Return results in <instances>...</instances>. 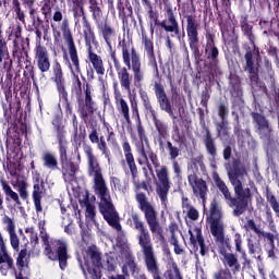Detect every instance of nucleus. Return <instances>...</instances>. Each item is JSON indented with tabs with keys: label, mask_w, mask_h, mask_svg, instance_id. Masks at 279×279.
I'll return each instance as SVG.
<instances>
[{
	"label": "nucleus",
	"mask_w": 279,
	"mask_h": 279,
	"mask_svg": "<svg viewBox=\"0 0 279 279\" xmlns=\"http://www.w3.org/2000/svg\"><path fill=\"white\" fill-rule=\"evenodd\" d=\"M131 219L135 230L138 231L137 239L142 247V253L144 254L147 272L151 274L153 279H162L160 277V269L158 268V259H156V254H154V245L151 244L149 231L145 228V223L137 214H132Z\"/></svg>",
	"instance_id": "obj_1"
},
{
	"label": "nucleus",
	"mask_w": 279,
	"mask_h": 279,
	"mask_svg": "<svg viewBox=\"0 0 279 279\" xmlns=\"http://www.w3.org/2000/svg\"><path fill=\"white\" fill-rule=\"evenodd\" d=\"M94 189L97 196L100 197L99 211L102 215L105 221L113 228L117 232H121V221L119 218V213L114 209L112 204V198L110 197V192L108 186H106V181L104 177H98L94 179Z\"/></svg>",
	"instance_id": "obj_2"
},
{
	"label": "nucleus",
	"mask_w": 279,
	"mask_h": 279,
	"mask_svg": "<svg viewBox=\"0 0 279 279\" xmlns=\"http://www.w3.org/2000/svg\"><path fill=\"white\" fill-rule=\"evenodd\" d=\"M38 228L40 230V239L44 241L45 254L50 258V260H59L60 269H66V260L69 255L66 254V242L61 240H53L49 244V235L45 232V221L40 220L38 222ZM51 245L56 250L57 254L51 252Z\"/></svg>",
	"instance_id": "obj_3"
},
{
	"label": "nucleus",
	"mask_w": 279,
	"mask_h": 279,
	"mask_svg": "<svg viewBox=\"0 0 279 279\" xmlns=\"http://www.w3.org/2000/svg\"><path fill=\"white\" fill-rule=\"evenodd\" d=\"M84 265H82V259L78 258L83 274L86 279H101V254L97 246H88L86 250L82 251Z\"/></svg>",
	"instance_id": "obj_4"
},
{
	"label": "nucleus",
	"mask_w": 279,
	"mask_h": 279,
	"mask_svg": "<svg viewBox=\"0 0 279 279\" xmlns=\"http://www.w3.org/2000/svg\"><path fill=\"white\" fill-rule=\"evenodd\" d=\"M140 143L136 144V151L138 154L137 162L142 167H147L151 171V165L157 169L160 167V162L158 161V155L151 150V146H149V140H147V135H145V130L142 128L138 129ZM151 163H150V162Z\"/></svg>",
	"instance_id": "obj_5"
},
{
	"label": "nucleus",
	"mask_w": 279,
	"mask_h": 279,
	"mask_svg": "<svg viewBox=\"0 0 279 279\" xmlns=\"http://www.w3.org/2000/svg\"><path fill=\"white\" fill-rule=\"evenodd\" d=\"M122 60L128 69L133 73V83L136 88H142L145 81V71L141 64V57L134 48L131 50L126 46L122 47Z\"/></svg>",
	"instance_id": "obj_6"
},
{
	"label": "nucleus",
	"mask_w": 279,
	"mask_h": 279,
	"mask_svg": "<svg viewBox=\"0 0 279 279\" xmlns=\"http://www.w3.org/2000/svg\"><path fill=\"white\" fill-rule=\"evenodd\" d=\"M59 149H60V158H61V165H62V175L64 179V182L66 184H70V186H75L77 184V171H80V168L75 166V163L69 161V158L66 157V145L69 143L66 142V138L64 136L59 135Z\"/></svg>",
	"instance_id": "obj_7"
},
{
	"label": "nucleus",
	"mask_w": 279,
	"mask_h": 279,
	"mask_svg": "<svg viewBox=\"0 0 279 279\" xmlns=\"http://www.w3.org/2000/svg\"><path fill=\"white\" fill-rule=\"evenodd\" d=\"M209 223H210V232L215 238L216 242L220 243V245H223V243H226L223 220H221V209L219 208V205H217V202L215 201L211 202V205H210Z\"/></svg>",
	"instance_id": "obj_8"
},
{
	"label": "nucleus",
	"mask_w": 279,
	"mask_h": 279,
	"mask_svg": "<svg viewBox=\"0 0 279 279\" xmlns=\"http://www.w3.org/2000/svg\"><path fill=\"white\" fill-rule=\"evenodd\" d=\"M61 32L63 38L66 41L70 59L75 69V73L82 74V68H80V58L77 57V48L75 47V41L73 40V35L71 34V28H69V20H63L61 23Z\"/></svg>",
	"instance_id": "obj_9"
},
{
	"label": "nucleus",
	"mask_w": 279,
	"mask_h": 279,
	"mask_svg": "<svg viewBox=\"0 0 279 279\" xmlns=\"http://www.w3.org/2000/svg\"><path fill=\"white\" fill-rule=\"evenodd\" d=\"M159 183L157 184V195L165 208H167L169 189H171V183L169 182V169L167 166H162L159 170H156Z\"/></svg>",
	"instance_id": "obj_10"
},
{
	"label": "nucleus",
	"mask_w": 279,
	"mask_h": 279,
	"mask_svg": "<svg viewBox=\"0 0 279 279\" xmlns=\"http://www.w3.org/2000/svg\"><path fill=\"white\" fill-rule=\"evenodd\" d=\"M118 248L120 252L119 258L124 263L122 267L123 274H128V271H131V274H136V262H134V256H132V251L130 250V244L126 240L118 241Z\"/></svg>",
	"instance_id": "obj_11"
},
{
	"label": "nucleus",
	"mask_w": 279,
	"mask_h": 279,
	"mask_svg": "<svg viewBox=\"0 0 279 279\" xmlns=\"http://www.w3.org/2000/svg\"><path fill=\"white\" fill-rule=\"evenodd\" d=\"M187 182L193 191V195L199 197L204 206L206 204V195H208V185H206V181L193 172L187 175Z\"/></svg>",
	"instance_id": "obj_12"
},
{
	"label": "nucleus",
	"mask_w": 279,
	"mask_h": 279,
	"mask_svg": "<svg viewBox=\"0 0 279 279\" xmlns=\"http://www.w3.org/2000/svg\"><path fill=\"white\" fill-rule=\"evenodd\" d=\"M111 60H113V66L117 71L120 85L124 90H128L129 95L132 94V76L128 72V68H122L121 63L117 60V52H111Z\"/></svg>",
	"instance_id": "obj_13"
},
{
	"label": "nucleus",
	"mask_w": 279,
	"mask_h": 279,
	"mask_svg": "<svg viewBox=\"0 0 279 279\" xmlns=\"http://www.w3.org/2000/svg\"><path fill=\"white\" fill-rule=\"evenodd\" d=\"M246 66L245 71L250 73L251 80H257L256 73H258V64L260 63V52L254 48L253 51H247L244 56Z\"/></svg>",
	"instance_id": "obj_14"
},
{
	"label": "nucleus",
	"mask_w": 279,
	"mask_h": 279,
	"mask_svg": "<svg viewBox=\"0 0 279 279\" xmlns=\"http://www.w3.org/2000/svg\"><path fill=\"white\" fill-rule=\"evenodd\" d=\"M35 62L40 73H48L49 69H51L49 51H47L45 46L37 45L35 47Z\"/></svg>",
	"instance_id": "obj_15"
},
{
	"label": "nucleus",
	"mask_w": 279,
	"mask_h": 279,
	"mask_svg": "<svg viewBox=\"0 0 279 279\" xmlns=\"http://www.w3.org/2000/svg\"><path fill=\"white\" fill-rule=\"evenodd\" d=\"M189 234L192 245H194V247H199L201 256H206V254H208V248L204 242V236H202V226H190Z\"/></svg>",
	"instance_id": "obj_16"
},
{
	"label": "nucleus",
	"mask_w": 279,
	"mask_h": 279,
	"mask_svg": "<svg viewBox=\"0 0 279 279\" xmlns=\"http://www.w3.org/2000/svg\"><path fill=\"white\" fill-rule=\"evenodd\" d=\"M199 27V23H197V20L193 17V15L187 16V38L190 43V48L195 50L197 49V43H199V33L197 32Z\"/></svg>",
	"instance_id": "obj_17"
},
{
	"label": "nucleus",
	"mask_w": 279,
	"mask_h": 279,
	"mask_svg": "<svg viewBox=\"0 0 279 279\" xmlns=\"http://www.w3.org/2000/svg\"><path fill=\"white\" fill-rule=\"evenodd\" d=\"M207 45L205 48L206 58L210 63L211 69H216L219 62V49L215 46V36L209 34L206 36Z\"/></svg>",
	"instance_id": "obj_18"
},
{
	"label": "nucleus",
	"mask_w": 279,
	"mask_h": 279,
	"mask_svg": "<svg viewBox=\"0 0 279 279\" xmlns=\"http://www.w3.org/2000/svg\"><path fill=\"white\" fill-rule=\"evenodd\" d=\"M85 154L87 157V166H88V175L90 178H101L104 174H101V167L99 166V161L97 160V157L93 154V148L86 147Z\"/></svg>",
	"instance_id": "obj_19"
},
{
	"label": "nucleus",
	"mask_w": 279,
	"mask_h": 279,
	"mask_svg": "<svg viewBox=\"0 0 279 279\" xmlns=\"http://www.w3.org/2000/svg\"><path fill=\"white\" fill-rule=\"evenodd\" d=\"M250 196H236L235 198L232 197L230 201L227 202V204H229V206L233 209V215L234 217H241V215H243V213H245L247 210V198Z\"/></svg>",
	"instance_id": "obj_20"
},
{
	"label": "nucleus",
	"mask_w": 279,
	"mask_h": 279,
	"mask_svg": "<svg viewBox=\"0 0 279 279\" xmlns=\"http://www.w3.org/2000/svg\"><path fill=\"white\" fill-rule=\"evenodd\" d=\"M122 149L124 151V158L131 171V175L133 180H136L138 175V169L136 168V161L134 160V155L132 154V147L130 146V143L123 142Z\"/></svg>",
	"instance_id": "obj_21"
},
{
	"label": "nucleus",
	"mask_w": 279,
	"mask_h": 279,
	"mask_svg": "<svg viewBox=\"0 0 279 279\" xmlns=\"http://www.w3.org/2000/svg\"><path fill=\"white\" fill-rule=\"evenodd\" d=\"M156 97L158 99L161 110L170 114V117H173V109L171 108V102H169V98H167V94L160 85H156Z\"/></svg>",
	"instance_id": "obj_22"
},
{
	"label": "nucleus",
	"mask_w": 279,
	"mask_h": 279,
	"mask_svg": "<svg viewBox=\"0 0 279 279\" xmlns=\"http://www.w3.org/2000/svg\"><path fill=\"white\" fill-rule=\"evenodd\" d=\"M97 27L99 32L102 34V38L109 47V49H112V40L117 38V31H114V28H112V26L107 22L99 24Z\"/></svg>",
	"instance_id": "obj_23"
},
{
	"label": "nucleus",
	"mask_w": 279,
	"mask_h": 279,
	"mask_svg": "<svg viewBox=\"0 0 279 279\" xmlns=\"http://www.w3.org/2000/svg\"><path fill=\"white\" fill-rule=\"evenodd\" d=\"M142 45L144 46L145 53L153 64H156V54L154 53V41L147 35V32L142 28Z\"/></svg>",
	"instance_id": "obj_24"
},
{
	"label": "nucleus",
	"mask_w": 279,
	"mask_h": 279,
	"mask_svg": "<svg viewBox=\"0 0 279 279\" xmlns=\"http://www.w3.org/2000/svg\"><path fill=\"white\" fill-rule=\"evenodd\" d=\"M80 204L82 208H85V217L87 221H93L95 226H97V222L95 221V216H96L95 205L90 203V199L88 198V192H86L83 195V198H80Z\"/></svg>",
	"instance_id": "obj_25"
},
{
	"label": "nucleus",
	"mask_w": 279,
	"mask_h": 279,
	"mask_svg": "<svg viewBox=\"0 0 279 279\" xmlns=\"http://www.w3.org/2000/svg\"><path fill=\"white\" fill-rule=\"evenodd\" d=\"M53 73H54V82L58 85V90L61 97H63V99H66L69 94L64 88V74L62 73V65H60V63H56L53 65Z\"/></svg>",
	"instance_id": "obj_26"
},
{
	"label": "nucleus",
	"mask_w": 279,
	"mask_h": 279,
	"mask_svg": "<svg viewBox=\"0 0 279 279\" xmlns=\"http://www.w3.org/2000/svg\"><path fill=\"white\" fill-rule=\"evenodd\" d=\"M114 100L119 112L124 117L126 123H130V106L128 101L123 99V96L119 92L114 93Z\"/></svg>",
	"instance_id": "obj_27"
},
{
	"label": "nucleus",
	"mask_w": 279,
	"mask_h": 279,
	"mask_svg": "<svg viewBox=\"0 0 279 279\" xmlns=\"http://www.w3.org/2000/svg\"><path fill=\"white\" fill-rule=\"evenodd\" d=\"M83 34L87 51H93V45H97V39L95 38V32H93L90 23H88L87 21L84 22Z\"/></svg>",
	"instance_id": "obj_28"
},
{
	"label": "nucleus",
	"mask_w": 279,
	"mask_h": 279,
	"mask_svg": "<svg viewBox=\"0 0 279 279\" xmlns=\"http://www.w3.org/2000/svg\"><path fill=\"white\" fill-rule=\"evenodd\" d=\"M88 60L93 65L94 71H96L97 75H105L106 68L104 66V60L93 50L87 51Z\"/></svg>",
	"instance_id": "obj_29"
},
{
	"label": "nucleus",
	"mask_w": 279,
	"mask_h": 279,
	"mask_svg": "<svg viewBox=\"0 0 279 279\" xmlns=\"http://www.w3.org/2000/svg\"><path fill=\"white\" fill-rule=\"evenodd\" d=\"M248 253L252 254L253 258L256 260H263V247H260V242L256 238L251 236L247 239Z\"/></svg>",
	"instance_id": "obj_30"
},
{
	"label": "nucleus",
	"mask_w": 279,
	"mask_h": 279,
	"mask_svg": "<svg viewBox=\"0 0 279 279\" xmlns=\"http://www.w3.org/2000/svg\"><path fill=\"white\" fill-rule=\"evenodd\" d=\"M253 119L258 125V132L262 136H269V134H271L269 122L260 113H253Z\"/></svg>",
	"instance_id": "obj_31"
},
{
	"label": "nucleus",
	"mask_w": 279,
	"mask_h": 279,
	"mask_svg": "<svg viewBox=\"0 0 279 279\" xmlns=\"http://www.w3.org/2000/svg\"><path fill=\"white\" fill-rule=\"evenodd\" d=\"M221 254H222V263L225 267H229V269H231L233 274L235 271H239V269H241V264H239V258H236V255L232 253H223V252H221Z\"/></svg>",
	"instance_id": "obj_32"
},
{
	"label": "nucleus",
	"mask_w": 279,
	"mask_h": 279,
	"mask_svg": "<svg viewBox=\"0 0 279 279\" xmlns=\"http://www.w3.org/2000/svg\"><path fill=\"white\" fill-rule=\"evenodd\" d=\"M168 23L167 22H161L160 26L165 32H171L175 34V36H180V26L178 25V21L175 20V15H173V12H170L168 14Z\"/></svg>",
	"instance_id": "obj_33"
},
{
	"label": "nucleus",
	"mask_w": 279,
	"mask_h": 279,
	"mask_svg": "<svg viewBox=\"0 0 279 279\" xmlns=\"http://www.w3.org/2000/svg\"><path fill=\"white\" fill-rule=\"evenodd\" d=\"M213 178H214L217 189H219V191L222 193L227 203L230 202L232 198V194L230 193L228 185H226V182H223L221 180V178H219V174H217V173H214Z\"/></svg>",
	"instance_id": "obj_34"
},
{
	"label": "nucleus",
	"mask_w": 279,
	"mask_h": 279,
	"mask_svg": "<svg viewBox=\"0 0 279 279\" xmlns=\"http://www.w3.org/2000/svg\"><path fill=\"white\" fill-rule=\"evenodd\" d=\"M166 279H182L180 275V268H178V264L170 259L167 265V271L165 272Z\"/></svg>",
	"instance_id": "obj_35"
},
{
	"label": "nucleus",
	"mask_w": 279,
	"mask_h": 279,
	"mask_svg": "<svg viewBox=\"0 0 279 279\" xmlns=\"http://www.w3.org/2000/svg\"><path fill=\"white\" fill-rule=\"evenodd\" d=\"M231 184L234 187V192L236 197L239 196H245V197H251V191L248 187L243 190V183H241V180L238 178H230Z\"/></svg>",
	"instance_id": "obj_36"
},
{
	"label": "nucleus",
	"mask_w": 279,
	"mask_h": 279,
	"mask_svg": "<svg viewBox=\"0 0 279 279\" xmlns=\"http://www.w3.org/2000/svg\"><path fill=\"white\" fill-rule=\"evenodd\" d=\"M153 123L161 138H167V136H169V126L167 123L160 121L156 114H153Z\"/></svg>",
	"instance_id": "obj_37"
},
{
	"label": "nucleus",
	"mask_w": 279,
	"mask_h": 279,
	"mask_svg": "<svg viewBox=\"0 0 279 279\" xmlns=\"http://www.w3.org/2000/svg\"><path fill=\"white\" fill-rule=\"evenodd\" d=\"M0 184L2 186V191L4 192V195H7V197H10V199L15 202L17 206H21V199L19 198V194L12 191V187L10 186V184H8V181L1 180Z\"/></svg>",
	"instance_id": "obj_38"
},
{
	"label": "nucleus",
	"mask_w": 279,
	"mask_h": 279,
	"mask_svg": "<svg viewBox=\"0 0 279 279\" xmlns=\"http://www.w3.org/2000/svg\"><path fill=\"white\" fill-rule=\"evenodd\" d=\"M183 213H185L192 221L199 219V211L189 204V198H183Z\"/></svg>",
	"instance_id": "obj_39"
},
{
	"label": "nucleus",
	"mask_w": 279,
	"mask_h": 279,
	"mask_svg": "<svg viewBox=\"0 0 279 279\" xmlns=\"http://www.w3.org/2000/svg\"><path fill=\"white\" fill-rule=\"evenodd\" d=\"M43 162L46 169H50L51 171H54V169H58V159L56 158V155L51 153H45L43 155Z\"/></svg>",
	"instance_id": "obj_40"
},
{
	"label": "nucleus",
	"mask_w": 279,
	"mask_h": 279,
	"mask_svg": "<svg viewBox=\"0 0 279 279\" xmlns=\"http://www.w3.org/2000/svg\"><path fill=\"white\" fill-rule=\"evenodd\" d=\"M234 244H235V251L239 252V254H241L245 265H250L247 253H245V250H243V240L241 239V234L236 233L234 235Z\"/></svg>",
	"instance_id": "obj_41"
},
{
	"label": "nucleus",
	"mask_w": 279,
	"mask_h": 279,
	"mask_svg": "<svg viewBox=\"0 0 279 279\" xmlns=\"http://www.w3.org/2000/svg\"><path fill=\"white\" fill-rule=\"evenodd\" d=\"M29 264V252H27V248H22L19 253L16 265L17 267H27Z\"/></svg>",
	"instance_id": "obj_42"
},
{
	"label": "nucleus",
	"mask_w": 279,
	"mask_h": 279,
	"mask_svg": "<svg viewBox=\"0 0 279 279\" xmlns=\"http://www.w3.org/2000/svg\"><path fill=\"white\" fill-rule=\"evenodd\" d=\"M69 66L73 76V90L76 95H82V81H80V75L75 74L73 65L70 64Z\"/></svg>",
	"instance_id": "obj_43"
},
{
	"label": "nucleus",
	"mask_w": 279,
	"mask_h": 279,
	"mask_svg": "<svg viewBox=\"0 0 279 279\" xmlns=\"http://www.w3.org/2000/svg\"><path fill=\"white\" fill-rule=\"evenodd\" d=\"M204 143L208 154H210V156H217V148L215 147V141L213 136H210V133L206 134Z\"/></svg>",
	"instance_id": "obj_44"
},
{
	"label": "nucleus",
	"mask_w": 279,
	"mask_h": 279,
	"mask_svg": "<svg viewBox=\"0 0 279 279\" xmlns=\"http://www.w3.org/2000/svg\"><path fill=\"white\" fill-rule=\"evenodd\" d=\"M89 12H92L93 14V19L97 25V27L101 24H104V22L101 21V19H104V12L101 11V8L98 7H93L92 9H89Z\"/></svg>",
	"instance_id": "obj_45"
},
{
	"label": "nucleus",
	"mask_w": 279,
	"mask_h": 279,
	"mask_svg": "<svg viewBox=\"0 0 279 279\" xmlns=\"http://www.w3.org/2000/svg\"><path fill=\"white\" fill-rule=\"evenodd\" d=\"M149 230L151 234H157L158 236H162V227H160V222H158V219L150 220L147 222Z\"/></svg>",
	"instance_id": "obj_46"
},
{
	"label": "nucleus",
	"mask_w": 279,
	"mask_h": 279,
	"mask_svg": "<svg viewBox=\"0 0 279 279\" xmlns=\"http://www.w3.org/2000/svg\"><path fill=\"white\" fill-rule=\"evenodd\" d=\"M142 211L145 215L146 222L155 221L156 218V210L151 205H147L146 207L142 208Z\"/></svg>",
	"instance_id": "obj_47"
},
{
	"label": "nucleus",
	"mask_w": 279,
	"mask_h": 279,
	"mask_svg": "<svg viewBox=\"0 0 279 279\" xmlns=\"http://www.w3.org/2000/svg\"><path fill=\"white\" fill-rule=\"evenodd\" d=\"M166 149L170 156V160H175L180 156V149L178 146L173 145L171 142H167Z\"/></svg>",
	"instance_id": "obj_48"
},
{
	"label": "nucleus",
	"mask_w": 279,
	"mask_h": 279,
	"mask_svg": "<svg viewBox=\"0 0 279 279\" xmlns=\"http://www.w3.org/2000/svg\"><path fill=\"white\" fill-rule=\"evenodd\" d=\"M33 199H43V184H40L38 177L34 183Z\"/></svg>",
	"instance_id": "obj_49"
},
{
	"label": "nucleus",
	"mask_w": 279,
	"mask_h": 279,
	"mask_svg": "<svg viewBox=\"0 0 279 279\" xmlns=\"http://www.w3.org/2000/svg\"><path fill=\"white\" fill-rule=\"evenodd\" d=\"M2 222L4 223L7 232L9 234L16 232V225H14V220L12 218H10L9 216H4L2 218Z\"/></svg>",
	"instance_id": "obj_50"
},
{
	"label": "nucleus",
	"mask_w": 279,
	"mask_h": 279,
	"mask_svg": "<svg viewBox=\"0 0 279 279\" xmlns=\"http://www.w3.org/2000/svg\"><path fill=\"white\" fill-rule=\"evenodd\" d=\"M98 149L102 151V156H105L108 165H110V150H108V145L106 144V140L104 137H100V143H98Z\"/></svg>",
	"instance_id": "obj_51"
},
{
	"label": "nucleus",
	"mask_w": 279,
	"mask_h": 279,
	"mask_svg": "<svg viewBox=\"0 0 279 279\" xmlns=\"http://www.w3.org/2000/svg\"><path fill=\"white\" fill-rule=\"evenodd\" d=\"M17 193L22 199H27L29 193L27 192V183L25 181L17 182Z\"/></svg>",
	"instance_id": "obj_52"
},
{
	"label": "nucleus",
	"mask_w": 279,
	"mask_h": 279,
	"mask_svg": "<svg viewBox=\"0 0 279 279\" xmlns=\"http://www.w3.org/2000/svg\"><path fill=\"white\" fill-rule=\"evenodd\" d=\"M242 32L244 36L251 41L254 43V35L252 34V25L247 24L246 21H243L241 24Z\"/></svg>",
	"instance_id": "obj_53"
},
{
	"label": "nucleus",
	"mask_w": 279,
	"mask_h": 279,
	"mask_svg": "<svg viewBox=\"0 0 279 279\" xmlns=\"http://www.w3.org/2000/svg\"><path fill=\"white\" fill-rule=\"evenodd\" d=\"M14 269V259H9L0 264V271L2 276H8V271H12Z\"/></svg>",
	"instance_id": "obj_54"
},
{
	"label": "nucleus",
	"mask_w": 279,
	"mask_h": 279,
	"mask_svg": "<svg viewBox=\"0 0 279 279\" xmlns=\"http://www.w3.org/2000/svg\"><path fill=\"white\" fill-rule=\"evenodd\" d=\"M68 1L70 5H72L74 16H77L78 12L84 14V7L82 5V2L80 0H68Z\"/></svg>",
	"instance_id": "obj_55"
},
{
	"label": "nucleus",
	"mask_w": 279,
	"mask_h": 279,
	"mask_svg": "<svg viewBox=\"0 0 279 279\" xmlns=\"http://www.w3.org/2000/svg\"><path fill=\"white\" fill-rule=\"evenodd\" d=\"M244 228L247 232H255V234H260V229L256 226V222L253 219L246 220Z\"/></svg>",
	"instance_id": "obj_56"
},
{
	"label": "nucleus",
	"mask_w": 279,
	"mask_h": 279,
	"mask_svg": "<svg viewBox=\"0 0 279 279\" xmlns=\"http://www.w3.org/2000/svg\"><path fill=\"white\" fill-rule=\"evenodd\" d=\"M214 279H232V274L229 269H220L214 274Z\"/></svg>",
	"instance_id": "obj_57"
},
{
	"label": "nucleus",
	"mask_w": 279,
	"mask_h": 279,
	"mask_svg": "<svg viewBox=\"0 0 279 279\" xmlns=\"http://www.w3.org/2000/svg\"><path fill=\"white\" fill-rule=\"evenodd\" d=\"M267 199H268L272 210H275V213L277 215H279V203H278V199L276 198V196L272 194H268Z\"/></svg>",
	"instance_id": "obj_58"
},
{
	"label": "nucleus",
	"mask_w": 279,
	"mask_h": 279,
	"mask_svg": "<svg viewBox=\"0 0 279 279\" xmlns=\"http://www.w3.org/2000/svg\"><path fill=\"white\" fill-rule=\"evenodd\" d=\"M8 53V46H5V43L0 39V62H3V60H8L9 58Z\"/></svg>",
	"instance_id": "obj_59"
},
{
	"label": "nucleus",
	"mask_w": 279,
	"mask_h": 279,
	"mask_svg": "<svg viewBox=\"0 0 279 279\" xmlns=\"http://www.w3.org/2000/svg\"><path fill=\"white\" fill-rule=\"evenodd\" d=\"M136 199H137V203L140 204L141 210H142L143 208H146V206H149V205H150L149 202H147V196H145L144 193H138V194L136 195Z\"/></svg>",
	"instance_id": "obj_60"
},
{
	"label": "nucleus",
	"mask_w": 279,
	"mask_h": 279,
	"mask_svg": "<svg viewBox=\"0 0 279 279\" xmlns=\"http://www.w3.org/2000/svg\"><path fill=\"white\" fill-rule=\"evenodd\" d=\"M9 236H10L11 246L13 247V250L19 252V245H20L19 235H16V232H14V233H9Z\"/></svg>",
	"instance_id": "obj_61"
},
{
	"label": "nucleus",
	"mask_w": 279,
	"mask_h": 279,
	"mask_svg": "<svg viewBox=\"0 0 279 279\" xmlns=\"http://www.w3.org/2000/svg\"><path fill=\"white\" fill-rule=\"evenodd\" d=\"M218 114L221 121H226V118L228 117V107L223 104H220L218 107Z\"/></svg>",
	"instance_id": "obj_62"
},
{
	"label": "nucleus",
	"mask_w": 279,
	"mask_h": 279,
	"mask_svg": "<svg viewBox=\"0 0 279 279\" xmlns=\"http://www.w3.org/2000/svg\"><path fill=\"white\" fill-rule=\"evenodd\" d=\"M8 260H12V257L10 256V254H8V250L0 248V265L2 263H7Z\"/></svg>",
	"instance_id": "obj_63"
},
{
	"label": "nucleus",
	"mask_w": 279,
	"mask_h": 279,
	"mask_svg": "<svg viewBox=\"0 0 279 279\" xmlns=\"http://www.w3.org/2000/svg\"><path fill=\"white\" fill-rule=\"evenodd\" d=\"M226 125H228V122L226 120H221V123L217 126L218 136H221V134H228V131H226Z\"/></svg>",
	"instance_id": "obj_64"
}]
</instances>
